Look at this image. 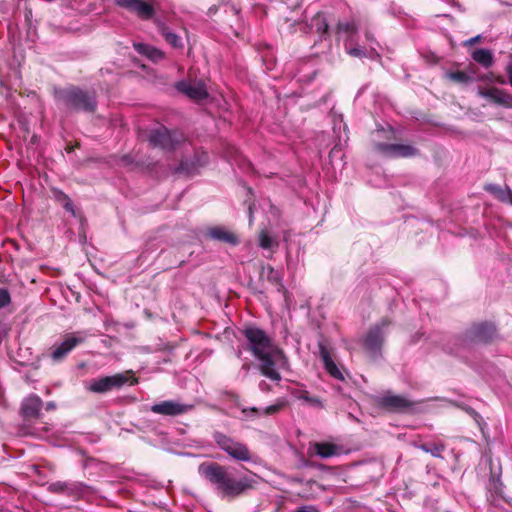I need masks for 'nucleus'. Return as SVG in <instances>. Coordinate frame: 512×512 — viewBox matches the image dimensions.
<instances>
[{
    "instance_id": "26",
    "label": "nucleus",
    "mask_w": 512,
    "mask_h": 512,
    "mask_svg": "<svg viewBox=\"0 0 512 512\" xmlns=\"http://www.w3.org/2000/svg\"><path fill=\"white\" fill-rule=\"evenodd\" d=\"M471 57L475 62L481 64L485 68H488L493 64V54L488 49H476L472 52Z\"/></svg>"
},
{
    "instance_id": "20",
    "label": "nucleus",
    "mask_w": 512,
    "mask_h": 512,
    "mask_svg": "<svg viewBox=\"0 0 512 512\" xmlns=\"http://www.w3.org/2000/svg\"><path fill=\"white\" fill-rule=\"evenodd\" d=\"M134 49L153 62H159L165 59V53L160 49L145 43H134Z\"/></svg>"
},
{
    "instance_id": "2",
    "label": "nucleus",
    "mask_w": 512,
    "mask_h": 512,
    "mask_svg": "<svg viewBox=\"0 0 512 512\" xmlns=\"http://www.w3.org/2000/svg\"><path fill=\"white\" fill-rule=\"evenodd\" d=\"M52 95L57 104L70 112L94 113L97 110L96 93L76 85L53 87Z\"/></svg>"
},
{
    "instance_id": "22",
    "label": "nucleus",
    "mask_w": 512,
    "mask_h": 512,
    "mask_svg": "<svg viewBox=\"0 0 512 512\" xmlns=\"http://www.w3.org/2000/svg\"><path fill=\"white\" fill-rule=\"evenodd\" d=\"M315 453L321 458H330L341 453V446L331 442H316L314 444Z\"/></svg>"
},
{
    "instance_id": "33",
    "label": "nucleus",
    "mask_w": 512,
    "mask_h": 512,
    "mask_svg": "<svg viewBox=\"0 0 512 512\" xmlns=\"http://www.w3.org/2000/svg\"><path fill=\"white\" fill-rule=\"evenodd\" d=\"M358 27L354 21L350 22H338L336 26V32L338 34L345 33L347 35H353L357 32Z\"/></svg>"
},
{
    "instance_id": "3",
    "label": "nucleus",
    "mask_w": 512,
    "mask_h": 512,
    "mask_svg": "<svg viewBox=\"0 0 512 512\" xmlns=\"http://www.w3.org/2000/svg\"><path fill=\"white\" fill-rule=\"evenodd\" d=\"M147 140L153 148H159L164 152H173L186 141V138L179 130L158 126L148 132Z\"/></svg>"
},
{
    "instance_id": "18",
    "label": "nucleus",
    "mask_w": 512,
    "mask_h": 512,
    "mask_svg": "<svg viewBox=\"0 0 512 512\" xmlns=\"http://www.w3.org/2000/svg\"><path fill=\"white\" fill-rule=\"evenodd\" d=\"M43 401L37 395H30L21 404V414L25 420L36 419L40 415Z\"/></svg>"
},
{
    "instance_id": "9",
    "label": "nucleus",
    "mask_w": 512,
    "mask_h": 512,
    "mask_svg": "<svg viewBox=\"0 0 512 512\" xmlns=\"http://www.w3.org/2000/svg\"><path fill=\"white\" fill-rule=\"evenodd\" d=\"M155 0H114L117 7L135 14L142 20H151L155 16Z\"/></svg>"
},
{
    "instance_id": "10",
    "label": "nucleus",
    "mask_w": 512,
    "mask_h": 512,
    "mask_svg": "<svg viewBox=\"0 0 512 512\" xmlns=\"http://www.w3.org/2000/svg\"><path fill=\"white\" fill-rule=\"evenodd\" d=\"M496 327L492 322H480L472 324L464 333L467 341L474 343H490L496 337Z\"/></svg>"
},
{
    "instance_id": "31",
    "label": "nucleus",
    "mask_w": 512,
    "mask_h": 512,
    "mask_svg": "<svg viewBox=\"0 0 512 512\" xmlns=\"http://www.w3.org/2000/svg\"><path fill=\"white\" fill-rule=\"evenodd\" d=\"M48 490L52 493H61L66 495H71L73 492L71 486L67 482L62 481L51 483L48 487Z\"/></svg>"
},
{
    "instance_id": "4",
    "label": "nucleus",
    "mask_w": 512,
    "mask_h": 512,
    "mask_svg": "<svg viewBox=\"0 0 512 512\" xmlns=\"http://www.w3.org/2000/svg\"><path fill=\"white\" fill-rule=\"evenodd\" d=\"M137 383L138 378L135 377L134 372L132 370H127L123 373L93 379L88 386V390L101 394L110 392L114 389H120L125 384L135 385Z\"/></svg>"
},
{
    "instance_id": "15",
    "label": "nucleus",
    "mask_w": 512,
    "mask_h": 512,
    "mask_svg": "<svg viewBox=\"0 0 512 512\" xmlns=\"http://www.w3.org/2000/svg\"><path fill=\"white\" fill-rule=\"evenodd\" d=\"M205 237L230 246H237L240 243L239 237L234 231L220 225L207 228Z\"/></svg>"
},
{
    "instance_id": "5",
    "label": "nucleus",
    "mask_w": 512,
    "mask_h": 512,
    "mask_svg": "<svg viewBox=\"0 0 512 512\" xmlns=\"http://www.w3.org/2000/svg\"><path fill=\"white\" fill-rule=\"evenodd\" d=\"M255 358L260 362L259 371L263 376L275 382H279L282 379L281 374L275 368L277 362L287 361V357L281 348L275 346L258 354Z\"/></svg>"
},
{
    "instance_id": "32",
    "label": "nucleus",
    "mask_w": 512,
    "mask_h": 512,
    "mask_svg": "<svg viewBox=\"0 0 512 512\" xmlns=\"http://www.w3.org/2000/svg\"><path fill=\"white\" fill-rule=\"evenodd\" d=\"M203 163H200L199 161H188V160H181L179 163V166L176 169V172L178 173H187L191 174L195 171V169L202 165Z\"/></svg>"
},
{
    "instance_id": "36",
    "label": "nucleus",
    "mask_w": 512,
    "mask_h": 512,
    "mask_svg": "<svg viewBox=\"0 0 512 512\" xmlns=\"http://www.w3.org/2000/svg\"><path fill=\"white\" fill-rule=\"evenodd\" d=\"M11 303V295L7 288H0V309Z\"/></svg>"
},
{
    "instance_id": "34",
    "label": "nucleus",
    "mask_w": 512,
    "mask_h": 512,
    "mask_svg": "<svg viewBox=\"0 0 512 512\" xmlns=\"http://www.w3.org/2000/svg\"><path fill=\"white\" fill-rule=\"evenodd\" d=\"M288 405V402L285 399H277L276 402L272 405L267 406L263 413L265 415H273L280 412Z\"/></svg>"
},
{
    "instance_id": "40",
    "label": "nucleus",
    "mask_w": 512,
    "mask_h": 512,
    "mask_svg": "<svg viewBox=\"0 0 512 512\" xmlns=\"http://www.w3.org/2000/svg\"><path fill=\"white\" fill-rule=\"evenodd\" d=\"M493 82H496V83H498V84L503 85V84H506V79H505L503 76H501V75H499V76H494V80H493Z\"/></svg>"
},
{
    "instance_id": "17",
    "label": "nucleus",
    "mask_w": 512,
    "mask_h": 512,
    "mask_svg": "<svg viewBox=\"0 0 512 512\" xmlns=\"http://www.w3.org/2000/svg\"><path fill=\"white\" fill-rule=\"evenodd\" d=\"M175 87L179 92L195 101L204 100L209 95L205 84L202 82L191 83L188 81H179L176 83Z\"/></svg>"
},
{
    "instance_id": "41",
    "label": "nucleus",
    "mask_w": 512,
    "mask_h": 512,
    "mask_svg": "<svg viewBox=\"0 0 512 512\" xmlns=\"http://www.w3.org/2000/svg\"><path fill=\"white\" fill-rule=\"evenodd\" d=\"M480 80L493 82L494 74L490 73V74H487V75H483V76L480 77Z\"/></svg>"
},
{
    "instance_id": "42",
    "label": "nucleus",
    "mask_w": 512,
    "mask_h": 512,
    "mask_svg": "<svg viewBox=\"0 0 512 512\" xmlns=\"http://www.w3.org/2000/svg\"><path fill=\"white\" fill-rule=\"evenodd\" d=\"M242 412H243L244 414H247L248 412H252V413L258 414V413H259V409H258V408H256V407H251V408H249V409L244 408V409L242 410Z\"/></svg>"
},
{
    "instance_id": "39",
    "label": "nucleus",
    "mask_w": 512,
    "mask_h": 512,
    "mask_svg": "<svg viewBox=\"0 0 512 512\" xmlns=\"http://www.w3.org/2000/svg\"><path fill=\"white\" fill-rule=\"evenodd\" d=\"M480 39H481V36H480V35H477V36L472 37V38H470L469 40H467V41L465 42V45H474V44H476L477 42H479V41H480Z\"/></svg>"
},
{
    "instance_id": "7",
    "label": "nucleus",
    "mask_w": 512,
    "mask_h": 512,
    "mask_svg": "<svg viewBox=\"0 0 512 512\" xmlns=\"http://www.w3.org/2000/svg\"><path fill=\"white\" fill-rule=\"evenodd\" d=\"M213 439L220 449L225 451L231 458L237 461L249 462L252 454L246 444L237 442L222 432L216 431Z\"/></svg>"
},
{
    "instance_id": "13",
    "label": "nucleus",
    "mask_w": 512,
    "mask_h": 512,
    "mask_svg": "<svg viewBox=\"0 0 512 512\" xmlns=\"http://www.w3.org/2000/svg\"><path fill=\"white\" fill-rule=\"evenodd\" d=\"M85 341V338L81 336L79 333H70L67 334L63 341L54 345L51 351V359L54 362L63 361L66 356L79 344H82Z\"/></svg>"
},
{
    "instance_id": "19",
    "label": "nucleus",
    "mask_w": 512,
    "mask_h": 512,
    "mask_svg": "<svg viewBox=\"0 0 512 512\" xmlns=\"http://www.w3.org/2000/svg\"><path fill=\"white\" fill-rule=\"evenodd\" d=\"M319 355L327 373L337 380H344V376L331 357L330 351L324 342H319Z\"/></svg>"
},
{
    "instance_id": "8",
    "label": "nucleus",
    "mask_w": 512,
    "mask_h": 512,
    "mask_svg": "<svg viewBox=\"0 0 512 512\" xmlns=\"http://www.w3.org/2000/svg\"><path fill=\"white\" fill-rule=\"evenodd\" d=\"M242 334L248 342L246 350L250 351L254 357L276 346L267 333L256 326H246Z\"/></svg>"
},
{
    "instance_id": "30",
    "label": "nucleus",
    "mask_w": 512,
    "mask_h": 512,
    "mask_svg": "<svg viewBox=\"0 0 512 512\" xmlns=\"http://www.w3.org/2000/svg\"><path fill=\"white\" fill-rule=\"evenodd\" d=\"M447 78L455 83L468 84L473 78L465 71L457 70L447 73Z\"/></svg>"
},
{
    "instance_id": "14",
    "label": "nucleus",
    "mask_w": 512,
    "mask_h": 512,
    "mask_svg": "<svg viewBox=\"0 0 512 512\" xmlns=\"http://www.w3.org/2000/svg\"><path fill=\"white\" fill-rule=\"evenodd\" d=\"M477 93L479 96L487 99L490 103L504 108H512V94L506 90L494 86L489 88L480 87Z\"/></svg>"
},
{
    "instance_id": "24",
    "label": "nucleus",
    "mask_w": 512,
    "mask_h": 512,
    "mask_svg": "<svg viewBox=\"0 0 512 512\" xmlns=\"http://www.w3.org/2000/svg\"><path fill=\"white\" fill-rule=\"evenodd\" d=\"M54 199L57 203H59L67 212H69L73 217H79L81 218V213H78L73 205V202L71 198L61 191L60 189H53L52 190Z\"/></svg>"
},
{
    "instance_id": "37",
    "label": "nucleus",
    "mask_w": 512,
    "mask_h": 512,
    "mask_svg": "<svg viewBox=\"0 0 512 512\" xmlns=\"http://www.w3.org/2000/svg\"><path fill=\"white\" fill-rule=\"evenodd\" d=\"M348 54L353 57H358V58H362V57L366 56L365 50L360 47H354V48L349 49Z\"/></svg>"
},
{
    "instance_id": "44",
    "label": "nucleus",
    "mask_w": 512,
    "mask_h": 512,
    "mask_svg": "<svg viewBox=\"0 0 512 512\" xmlns=\"http://www.w3.org/2000/svg\"><path fill=\"white\" fill-rule=\"evenodd\" d=\"M55 409V404L53 402H48L46 405V410H53Z\"/></svg>"
},
{
    "instance_id": "28",
    "label": "nucleus",
    "mask_w": 512,
    "mask_h": 512,
    "mask_svg": "<svg viewBox=\"0 0 512 512\" xmlns=\"http://www.w3.org/2000/svg\"><path fill=\"white\" fill-rule=\"evenodd\" d=\"M419 448L425 453L431 454L436 458H443L442 453L446 449V445L443 442H428L419 445Z\"/></svg>"
},
{
    "instance_id": "23",
    "label": "nucleus",
    "mask_w": 512,
    "mask_h": 512,
    "mask_svg": "<svg viewBox=\"0 0 512 512\" xmlns=\"http://www.w3.org/2000/svg\"><path fill=\"white\" fill-rule=\"evenodd\" d=\"M484 190L492 194L499 201L512 205V191L508 186L502 188L496 184H486Z\"/></svg>"
},
{
    "instance_id": "11",
    "label": "nucleus",
    "mask_w": 512,
    "mask_h": 512,
    "mask_svg": "<svg viewBox=\"0 0 512 512\" xmlns=\"http://www.w3.org/2000/svg\"><path fill=\"white\" fill-rule=\"evenodd\" d=\"M374 149L389 158H409L418 154V149L406 144L374 143Z\"/></svg>"
},
{
    "instance_id": "6",
    "label": "nucleus",
    "mask_w": 512,
    "mask_h": 512,
    "mask_svg": "<svg viewBox=\"0 0 512 512\" xmlns=\"http://www.w3.org/2000/svg\"><path fill=\"white\" fill-rule=\"evenodd\" d=\"M392 324L389 317H383L379 323L371 326L363 339V347L372 357H377L381 353L384 344L385 329Z\"/></svg>"
},
{
    "instance_id": "43",
    "label": "nucleus",
    "mask_w": 512,
    "mask_h": 512,
    "mask_svg": "<svg viewBox=\"0 0 512 512\" xmlns=\"http://www.w3.org/2000/svg\"><path fill=\"white\" fill-rule=\"evenodd\" d=\"M259 387L262 391H269L270 386L265 381L260 382Z\"/></svg>"
},
{
    "instance_id": "35",
    "label": "nucleus",
    "mask_w": 512,
    "mask_h": 512,
    "mask_svg": "<svg viewBox=\"0 0 512 512\" xmlns=\"http://www.w3.org/2000/svg\"><path fill=\"white\" fill-rule=\"evenodd\" d=\"M259 246L263 249H270L273 245V239L269 235V233L265 230H262L259 233Z\"/></svg>"
},
{
    "instance_id": "25",
    "label": "nucleus",
    "mask_w": 512,
    "mask_h": 512,
    "mask_svg": "<svg viewBox=\"0 0 512 512\" xmlns=\"http://www.w3.org/2000/svg\"><path fill=\"white\" fill-rule=\"evenodd\" d=\"M262 275L266 276L267 281L275 286L278 292L285 291L281 274L278 270H275L272 266H268L267 268L263 267Z\"/></svg>"
},
{
    "instance_id": "27",
    "label": "nucleus",
    "mask_w": 512,
    "mask_h": 512,
    "mask_svg": "<svg viewBox=\"0 0 512 512\" xmlns=\"http://www.w3.org/2000/svg\"><path fill=\"white\" fill-rule=\"evenodd\" d=\"M291 394L298 400L306 402L308 405L313 407H322L321 400L316 396H311L310 393L305 389H293Z\"/></svg>"
},
{
    "instance_id": "45",
    "label": "nucleus",
    "mask_w": 512,
    "mask_h": 512,
    "mask_svg": "<svg viewBox=\"0 0 512 512\" xmlns=\"http://www.w3.org/2000/svg\"><path fill=\"white\" fill-rule=\"evenodd\" d=\"M366 38H367V40H371V36L369 33H366Z\"/></svg>"
},
{
    "instance_id": "1",
    "label": "nucleus",
    "mask_w": 512,
    "mask_h": 512,
    "mask_svg": "<svg viewBox=\"0 0 512 512\" xmlns=\"http://www.w3.org/2000/svg\"><path fill=\"white\" fill-rule=\"evenodd\" d=\"M199 474L209 481L222 498L229 500L242 495L254 487V481L248 477L237 480L229 468L217 462H204L198 467Z\"/></svg>"
},
{
    "instance_id": "38",
    "label": "nucleus",
    "mask_w": 512,
    "mask_h": 512,
    "mask_svg": "<svg viewBox=\"0 0 512 512\" xmlns=\"http://www.w3.org/2000/svg\"><path fill=\"white\" fill-rule=\"evenodd\" d=\"M294 512H319V511L313 506H303V507L296 509Z\"/></svg>"
},
{
    "instance_id": "21",
    "label": "nucleus",
    "mask_w": 512,
    "mask_h": 512,
    "mask_svg": "<svg viewBox=\"0 0 512 512\" xmlns=\"http://www.w3.org/2000/svg\"><path fill=\"white\" fill-rule=\"evenodd\" d=\"M155 23H156L158 32L163 36V38L169 45H171L173 48H176V49L183 48V42H182L180 36H178L176 33L172 32V31H170V29L168 28V26L165 23H163L159 20L155 21Z\"/></svg>"
},
{
    "instance_id": "16",
    "label": "nucleus",
    "mask_w": 512,
    "mask_h": 512,
    "mask_svg": "<svg viewBox=\"0 0 512 512\" xmlns=\"http://www.w3.org/2000/svg\"><path fill=\"white\" fill-rule=\"evenodd\" d=\"M379 407L389 412H403L411 408L413 403L401 395L386 394L377 401Z\"/></svg>"
},
{
    "instance_id": "29",
    "label": "nucleus",
    "mask_w": 512,
    "mask_h": 512,
    "mask_svg": "<svg viewBox=\"0 0 512 512\" xmlns=\"http://www.w3.org/2000/svg\"><path fill=\"white\" fill-rule=\"evenodd\" d=\"M312 27L315 28L316 32L321 36L326 35L328 33L329 25L324 14L317 13L312 18Z\"/></svg>"
},
{
    "instance_id": "12",
    "label": "nucleus",
    "mask_w": 512,
    "mask_h": 512,
    "mask_svg": "<svg viewBox=\"0 0 512 512\" xmlns=\"http://www.w3.org/2000/svg\"><path fill=\"white\" fill-rule=\"evenodd\" d=\"M193 405L182 403L175 400H164L150 407V411L154 414L162 416L175 417L186 414L193 409Z\"/></svg>"
}]
</instances>
